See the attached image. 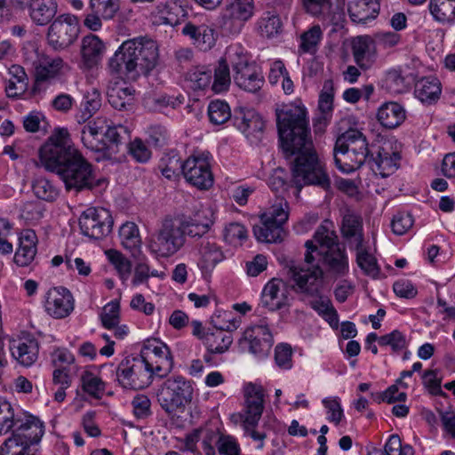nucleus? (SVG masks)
<instances>
[{"instance_id":"12","label":"nucleus","mask_w":455,"mask_h":455,"mask_svg":"<svg viewBox=\"0 0 455 455\" xmlns=\"http://www.w3.org/2000/svg\"><path fill=\"white\" fill-rule=\"evenodd\" d=\"M150 369L146 358H125L118 364L116 378L124 388L143 389L152 382L154 373Z\"/></svg>"},{"instance_id":"36","label":"nucleus","mask_w":455,"mask_h":455,"mask_svg":"<svg viewBox=\"0 0 455 455\" xmlns=\"http://www.w3.org/2000/svg\"><path fill=\"white\" fill-rule=\"evenodd\" d=\"M441 92V83L434 76L423 77L415 84L416 97L427 105L435 103L440 98Z\"/></svg>"},{"instance_id":"43","label":"nucleus","mask_w":455,"mask_h":455,"mask_svg":"<svg viewBox=\"0 0 455 455\" xmlns=\"http://www.w3.org/2000/svg\"><path fill=\"white\" fill-rule=\"evenodd\" d=\"M226 52L225 57L220 59L217 66L214 68V79L212 84V90L215 93L226 92L230 86L231 77Z\"/></svg>"},{"instance_id":"62","label":"nucleus","mask_w":455,"mask_h":455,"mask_svg":"<svg viewBox=\"0 0 455 455\" xmlns=\"http://www.w3.org/2000/svg\"><path fill=\"white\" fill-rule=\"evenodd\" d=\"M334 99V84L332 80H326L319 96L318 108L321 113L328 115L332 111Z\"/></svg>"},{"instance_id":"35","label":"nucleus","mask_w":455,"mask_h":455,"mask_svg":"<svg viewBox=\"0 0 455 455\" xmlns=\"http://www.w3.org/2000/svg\"><path fill=\"white\" fill-rule=\"evenodd\" d=\"M199 253L201 258L198 266L204 275L210 274L215 266L224 258L220 247L215 243L209 240H204L201 243Z\"/></svg>"},{"instance_id":"40","label":"nucleus","mask_w":455,"mask_h":455,"mask_svg":"<svg viewBox=\"0 0 455 455\" xmlns=\"http://www.w3.org/2000/svg\"><path fill=\"white\" fill-rule=\"evenodd\" d=\"M261 225L253 227V234L256 239L259 242L266 243H277L283 239V229L281 226L268 221L265 219H260Z\"/></svg>"},{"instance_id":"33","label":"nucleus","mask_w":455,"mask_h":455,"mask_svg":"<svg viewBox=\"0 0 455 455\" xmlns=\"http://www.w3.org/2000/svg\"><path fill=\"white\" fill-rule=\"evenodd\" d=\"M105 45L99 36L90 34L82 39L81 55L84 65L91 68L98 64L103 56Z\"/></svg>"},{"instance_id":"7","label":"nucleus","mask_w":455,"mask_h":455,"mask_svg":"<svg viewBox=\"0 0 455 455\" xmlns=\"http://www.w3.org/2000/svg\"><path fill=\"white\" fill-rule=\"evenodd\" d=\"M244 408L243 412L233 415L235 421L243 423L245 434L255 441H259V448L263 447L265 433L255 430L264 410V394L260 386L249 383L244 387Z\"/></svg>"},{"instance_id":"54","label":"nucleus","mask_w":455,"mask_h":455,"mask_svg":"<svg viewBox=\"0 0 455 455\" xmlns=\"http://www.w3.org/2000/svg\"><path fill=\"white\" fill-rule=\"evenodd\" d=\"M103 135L105 141L108 146V150L114 147L118 148L120 144L126 143L130 140V132L127 127L124 125H114L110 126L108 124V127L104 130Z\"/></svg>"},{"instance_id":"4","label":"nucleus","mask_w":455,"mask_h":455,"mask_svg":"<svg viewBox=\"0 0 455 455\" xmlns=\"http://www.w3.org/2000/svg\"><path fill=\"white\" fill-rule=\"evenodd\" d=\"M159 58L156 41L146 36L124 41L109 60L111 72L136 80L140 75L148 76L157 65Z\"/></svg>"},{"instance_id":"45","label":"nucleus","mask_w":455,"mask_h":455,"mask_svg":"<svg viewBox=\"0 0 455 455\" xmlns=\"http://www.w3.org/2000/svg\"><path fill=\"white\" fill-rule=\"evenodd\" d=\"M356 251V262L358 267L368 275L378 276L379 268L375 257L370 253L367 243L354 248Z\"/></svg>"},{"instance_id":"20","label":"nucleus","mask_w":455,"mask_h":455,"mask_svg":"<svg viewBox=\"0 0 455 455\" xmlns=\"http://www.w3.org/2000/svg\"><path fill=\"white\" fill-rule=\"evenodd\" d=\"M233 123L251 143L258 144L262 140L265 123L254 109L245 108L235 109Z\"/></svg>"},{"instance_id":"46","label":"nucleus","mask_w":455,"mask_h":455,"mask_svg":"<svg viewBox=\"0 0 455 455\" xmlns=\"http://www.w3.org/2000/svg\"><path fill=\"white\" fill-rule=\"evenodd\" d=\"M300 2L304 11L307 14L324 21L336 23L334 17L331 18L330 16L331 0H300Z\"/></svg>"},{"instance_id":"55","label":"nucleus","mask_w":455,"mask_h":455,"mask_svg":"<svg viewBox=\"0 0 455 455\" xmlns=\"http://www.w3.org/2000/svg\"><path fill=\"white\" fill-rule=\"evenodd\" d=\"M83 390L94 398L102 397L105 391V383L100 378L90 371H84L81 376Z\"/></svg>"},{"instance_id":"26","label":"nucleus","mask_w":455,"mask_h":455,"mask_svg":"<svg viewBox=\"0 0 455 455\" xmlns=\"http://www.w3.org/2000/svg\"><path fill=\"white\" fill-rule=\"evenodd\" d=\"M340 233L350 248L365 243L363 219L354 212H347L341 221Z\"/></svg>"},{"instance_id":"30","label":"nucleus","mask_w":455,"mask_h":455,"mask_svg":"<svg viewBox=\"0 0 455 455\" xmlns=\"http://www.w3.org/2000/svg\"><path fill=\"white\" fill-rule=\"evenodd\" d=\"M135 90L125 82H110L107 89L109 104L117 110H127L133 103Z\"/></svg>"},{"instance_id":"18","label":"nucleus","mask_w":455,"mask_h":455,"mask_svg":"<svg viewBox=\"0 0 455 455\" xmlns=\"http://www.w3.org/2000/svg\"><path fill=\"white\" fill-rule=\"evenodd\" d=\"M238 343L242 351L265 357L274 344V339L267 325L259 324L246 328Z\"/></svg>"},{"instance_id":"42","label":"nucleus","mask_w":455,"mask_h":455,"mask_svg":"<svg viewBox=\"0 0 455 455\" xmlns=\"http://www.w3.org/2000/svg\"><path fill=\"white\" fill-rule=\"evenodd\" d=\"M101 95L99 90L92 88L84 95V102L82 103V112L76 116L79 124H84L89 120L101 107Z\"/></svg>"},{"instance_id":"59","label":"nucleus","mask_w":455,"mask_h":455,"mask_svg":"<svg viewBox=\"0 0 455 455\" xmlns=\"http://www.w3.org/2000/svg\"><path fill=\"white\" fill-rule=\"evenodd\" d=\"M120 0H90V8L104 20H111L119 10Z\"/></svg>"},{"instance_id":"57","label":"nucleus","mask_w":455,"mask_h":455,"mask_svg":"<svg viewBox=\"0 0 455 455\" xmlns=\"http://www.w3.org/2000/svg\"><path fill=\"white\" fill-rule=\"evenodd\" d=\"M20 422L15 419L14 411L11 403L0 399V435L7 434L15 425Z\"/></svg>"},{"instance_id":"14","label":"nucleus","mask_w":455,"mask_h":455,"mask_svg":"<svg viewBox=\"0 0 455 455\" xmlns=\"http://www.w3.org/2000/svg\"><path fill=\"white\" fill-rule=\"evenodd\" d=\"M254 12V0H228L220 16L222 30L230 35H238Z\"/></svg>"},{"instance_id":"2","label":"nucleus","mask_w":455,"mask_h":455,"mask_svg":"<svg viewBox=\"0 0 455 455\" xmlns=\"http://www.w3.org/2000/svg\"><path fill=\"white\" fill-rule=\"evenodd\" d=\"M305 246L307 251L303 265L291 260L284 267L296 291L311 295L318 291L317 282L323 277V272L318 262H315L313 252H317L330 272L338 275H345L348 272L346 250L339 243L335 231L320 225L314 234L313 240L307 241Z\"/></svg>"},{"instance_id":"21","label":"nucleus","mask_w":455,"mask_h":455,"mask_svg":"<svg viewBox=\"0 0 455 455\" xmlns=\"http://www.w3.org/2000/svg\"><path fill=\"white\" fill-rule=\"evenodd\" d=\"M186 180L199 189H208L213 184V176L206 157L192 156L182 164Z\"/></svg>"},{"instance_id":"41","label":"nucleus","mask_w":455,"mask_h":455,"mask_svg":"<svg viewBox=\"0 0 455 455\" xmlns=\"http://www.w3.org/2000/svg\"><path fill=\"white\" fill-rule=\"evenodd\" d=\"M30 17L35 23L40 26L48 24L57 12L54 3H46L44 0H35L29 8Z\"/></svg>"},{"instance_id":"49","label":"nucleus","mask_w":455,"mask_h":455,"mask_svg":"<svg viewBox=\"0 0 455 455\" xmlns=\"http://www.w3.org/2000/svg\"><path fill=\"white\" fill-rule=\"evenodd\" d=\"M119 236L123 246L132 251H138L141 244V239L138 226L133 222H126L119 229Z\"/></svg>"},{"instance_id":"5","label":"nucleus","mask_w":455,"mask_h":455,"mask_svg":"<svg viewBox=\"0 0 455 455\" xmlns=\"http://www.w3.org/2000/svg\"><path fill=\"white\" fill-rule=\"evenodd\" d=\"M371 151L363 133L349 129L339 136L335 142L334 162L341 172L350 173L367 163Z\"/></svg>"},{"instance_id":"29","label":"nucleus","mask_w":455,"mask_h":455,"mask_svg":"<svg viewBox=\"0 0 455 455\" xmlns=\"http://www.w3.org/2000/svg\"><path fill=\"white\" fill-rule=\"evenodd\" d=\"M12 355L22 365L30 366L37 359L39 345L34 338L12 339L10 342Z\"/></svg>"},{"instance_id":"60","label":"nucleus","mask_w":455,"mask_h":455,"mask_svg":"<svg viewBox=\"0 0 455 455\" xmlns=\"http://www.w3.org/2000/svg\"><path fill=\"white\" fill-rule=\"evenodd\" d=\"M379 344L382 347L389 346L394 353H399L407 347L405 336L398 330L380 336Z\"/></svg>"},{"instance_id":"31","label":"nucleus","mask_w":455,"mask_h":455,"mask_svg":"<svg viewBox=\"0 0 455 455\" xmlns=\"http://www.w3.org/2000/svg\"><path fill=\"white\" fill-rule=\"evenodd\" d=\"M379 9V0H352L347 4L349 17L355 23H365L376 18Z\"/></svg>"},{"instance_id":"39","label":"nucleus","mask_w":455,"mask_h":455,"mask_svg":"<svg viewBox=\"0 0 455 455\" xmlns=\"http://www.w3.org/2000/svg\"><path fill=\"white\" fill-rule=\"evenodd\" d=\"M372 40L370 36H357L352 41V53L355 63L363 69H368L372 60L371 46Z\"/></svg>"},{"instance_id":"24","label":"nucleus","mask_w":455,"mask_h":455,"mask_svg":"<svg viewBox=\"0 0 455 455\" xmlns=\"http://www.w3.org/2000/svg\"><path fill=\"white\" fill-rule=\"evenodd\" d=\"M288 304L286 284L282 279L273 278L264 287L261 305L270 311L283 308Z\"/></svg>"},{"instance_id":"10","label":"nucleus","mask_w":455,"mask_h":455,"mask_svg":"<svg viewBox=\"0 0 455 455\" xmlns=\"http://www.w3.org/2000/svg\"><path fill=\"white\" fill-rule=\"evenodd\" d=\"M192 395L193 387L190 382L182 376L168 378L156 393L160 406L168 414L185 407L191 402Z\"/></svg>"},{"instance_id":"1","label":"nucleus","mask_w":455,"mask_h":455,"mask_svg":"<svg viewBox=\"0 0 455 455\" xmlns=\"http://www.w3.org/2000/svg\"><path fill=\"white\" fill-rule=\"evenodd\" d=\"M276 126L281 148L291 162V182L297 194L304 186L331 188V179L324 162L312 140L306 108L287 105L275 109Z\"/></svg>"},{"instance_id":"13","label":"nucleus","mask_w":455,"mask_h":455,"mask_svg":"<svg viewBox=\"0 0 455 455\" xmlns=\"http://www.w3.org/2000/svg\"><path fill=\"white\" fill-rule=\"evenodd\" d=\"M79 29V22L76 16L61 14L48 28V44L55 51L65 50L77 39Z\"/></svg>"},{"instance_id":"51","label":"nucleus","mask_w":455,"mask_h":455,"mask_svg":"<svg viewBox=\"0 0 455 455\" xmlns=\"http://www.w3.org/2000/svg\"><path fill=\"white\" fill-rule=\"evenodd\" d=\"M182 164L179 155L172 151L165 154L159 162L158 168L161 173L168 180H172L182 173Z\"/></svg>"},{"instance_id":"50","label":"nucleus","mask_w":455,"mask_h":455,"mask_svg":"<svg viewBox=\"0 0 455 455\" xmlns=\"http://www.w3.org/2000/svg\"><path fill=\"white\" fill-rule=\"evenodd\" d=\"M212 70L206 67H196L186 74V80L193 90H204L212 84Z\"/></svg>"},{"instance_id":"17","label":"nucleus","mask_w":455,"mask_h":455,"mask_svg":"<svg viewBox=\"0 0 455 455\" xmlns=\"http://www.w3.org/2000/svg\"><path fill=\"white\" fill-rule=\"evenodd\" d=\"M140 358L148 360V368L159 378L166 377L173 367V357L166 344L158 340H147Z\"/></svg>"},{"instance_id":"19","label":"nucleus","mask_w":455,"mask_h":455,"mask_svg":"<svg viewBox=\"0 0 455 455\" xmlns=\"http://www.w3.org/2000/svg\"><path fill=\"white\" fill-rule=\"evenodd\" d=\"M219 317H212L211 321L216 331H208L203 337V341L210 354L225 353L233 342L231 332L238 328L235 319H228L227 323L220 324L217 322Z\"/></svg>"},{"instance_id":"11","label":"nucleus","mask_w":455,"mask_h":455,"mask_svg":"<svg viewBox=\"0 0 455 455\" xmlns=\"http://www.w3.org/2000/svg\"><path fill=\"white\" fill-rule=\"evenodd\" d=\"M23 57L25 62L35 69L36 85L59 77L66 65L62 58L50 57L40 52L34 44L23 48Z\"/></svg>"},{"instance_id":"34","label":"nucleus","mask_w":455,"mask_h":455,"mask_svg":"<svg viewBox=\"0 0 455 455\" xmlns=\"http://www.w3.org/2000/svg\"><path fill=\"white\" fill-rule=\"evenodd\" d=\"M406 113L403 106L396 102L384 103L378 110L379 124L387 129H395L405 120Z\"/></svg>"},{"instance_id":"63","label":"nucleus","mask_w":455,"mask_h":455,"mask_svg":"<svg viewBox=\"0 0 455 455\" xmlns=\"http://www.w3.org/2000/svg\"><path fill=\"white\" fill-rule=\"evenodd\" d=\"M292 349L289 344H278L275 348V361L278 367L288 370L292 366Z\"/></svg>"},{"instance_id":"37","label":"nucleus","mask_w":455,"mask_h":455,"mask_svg":"<svg viewBox=\"0 0 455 455\" xmlns=\"http://www.w3.org/2000/svg\"><path fill=\"white\" fill-rule=\"evenodd\" d=\"M428 9L435 21L443 25L455 24V0H429Z\"/></svg>"},{"instance_id":"32","label":"nucleus","mask_w":455,"mask_h":455,"mask_svg":"<svg viewBox=\"0 0 455 455\" xmlns=\"http://www.w3.org/2000/svg\"><path fill=\"white\" fill-rule=\"evenodd\" d=\"M180 224L184 232V235H188L192 238L202 237L207 234L213 225V220L211 217H207L204 212L202 213L197 212L194 216H182L180 218Z\"/></svg>"},{"instance_id":"48","label":"nucleus","mask_w":455,"mask_h":455,"mask_svg":"<svg viewBox=\"0 0 455 455\" xmlns=\"http://www.w3.org/2000/svg\"><path fill=\"white\" fill-rule=\"evenodd\" d=\"M386 89L394 94L403 93L408 91L410 82L407 77L403 76L400 68H392L386 73L384 80Z\"/></svg>"},{"instance_id":"27","label":"nucleus","mask_w":455,"mask_h":455,"mask_svg":"<svg viewBox=\"0 0 455 455\" xmlns=\"http://www.w3.org/2000/svg\"><path fill=\"white\" fill-rule=\"evenodd\" d=\"M182 34L193 41V44L201 51L211 50L216 43L215 30L205 25L196 26L191 22H187L182 29Z\"/></svg>"},{"instance_id":"28","label":"nucleus","mask_w":455,"mask_h":455,"mask_svg":"<svg viewBox=\"0 0 455 455\" xmlns=\"http://www.w3.org/2000/svg\"><path fill=\"white\" fill-rule=\"evenodd\" d=\"M37 236L34 230L25 229L19 237V247L13 260L19 267H28L35 259L37 249Z\"/></svg>"},{"instance_id":"44","label":"nucleus","mask_w":455,"mask_h":455,"mask_svg":"<svg viewBox=\"0 0 455 455\" xmlns=\"http://www.w3.org/2000/svg\"><path fill=\"white\" fill-rule=\"evenodd\" d=\"M289 204L283 197H276L271 206L260 215V219L272 221L283 228L289 218Z\"/></svg>"},{"instance_id":"53","label":"nucleus","mask_w":455,"mask_h":455,"mask_svg":"<svg viewBox=\"0 0 455 455\" xmlns=\"http://www.w3.org/2000/svg\"><path fill=\"white\" fill-rule=\"evenodd\" d=\"M208 116L212 124H223L231 118V110L226 101L212 100L208 106Z\"/></svg>"},{"instance_id":"64","label":"nucleus","mask_w":455,"mask_h":455,"mask_svg":"<svg viewBox=\"0 0 455 455\" xmlns=\"http://www.w3.org/2000/svg\"><path fill=\"white\" fill-rule=\"evenodd\" d=\"M412 225V216L409 212H401L395 214L391 222L392 231L398 235L405 234Z\"/></svg>"},{"instance_id":"23","label":"nucleus","mask_w":455,"mask_h":455,"mask_svg":"<svg viewBox=\"0 0 455 455\" xmlns=\"http://www.w3.org/2000/svg\"><path fill=\"white\" fill-rule=\"evenodd\" d=\"M74 309V299L71 292L64 287H55L48 291L45 299V310L56 319L68 316Z\"/></svg>"},{"instance_id":"22","label":"nucleus","mask_w":455,"mask_h":455,"mask_svg":"<svg viewBox=\"0 0 455 455\" xmlns=\"http://www.w3.org/2000/svg\"><path fill=\"white\" fill-rule=\"evenodd\" d=\"M108 127V120L99 116L87 124H79L76 131L80 133V139L84 146L94 152H105L108 146L103 132Z\"/></svg>"},{"instance_id":"16","label":"nucleus","mask_w":455,"mask_h":455,"mask_svg":"<svg viewBox=\"0 0 455 455\" xmlns=\"http://www.w3.org/2000/svg\"><path fill=\"white\" fill-rule=\"evenodd\" d=\"M401 154L390 141L379 146H371L370 157L366 163L371 170L382 178L392 175L400 166Z\"/></svg>"},{"instance_id":"58","label":"nucleus","mask_w":455,"mask_h":455,"mask_svg":"<svg viewBox=\"0 0 455 455\" xmlns=\"http://www.w3.org/2000/svg\"><path fill=\"white\" fill-rule=\"evenodd\" d=\"M106 254L108 260L118 272L121 279L126 281L132 272L131 261L116 250H108L106 251Z\"/></svg>"},{"instance_id":"56","label":"nucleus","mask_w":455,"mask_h":455,"mask_svg":"<svg viewBox=\"0 0 455 455\" xmlns=\"http://www.w3.org/2000/svg\"><path fill=\"white\" fill-rule=\"evenodd\" d=\"M32 188L37 198L47 202L54 201L59 196L58 189L50 180L44 178L36 179L33 182Z\"/></svg>"},{"instance_id":"8","label":"nucleus","mask_w":455,"mask_h":455,"mask_svg":"<svg viewBox=\"0 0 455 455\" xmlns=\"http://www.w3.org/2000/svg\"><path fill=\"white\" fill-rule=\"evenodd\" d=\"M227 58L233 68L235 84L241 89L258 92L264 84V77L254 62H251L242 47L233 45L227 50Z\"/></svg>"},{"instance_id":"47","label":"nucleus","mask_w":455,"mask_h":455,"mask_svg":"<svg viewBox=\"0 0 455 455\" xmlns=\"http://www.w3.org/2000/svg\"><path fill=\"white\" fill-rule=\"evenodd\" d=\"M258 29L262 36L270 38L282 31V21L280 17L271 12L263 13L257 22Z\"/></svg>"},{"instance_id":"61","label":"nucleus","mask_w":455,"mask_h":455,"mask_svg":"<svg viewBox=\"0 0 455 455\" xmlns=\"http://www.w3.org/2000/svg\"><path fill=\"white\" fill-rule=\"evenodd\" d=\"M120 306L117 301H111L103 307L100 315L101 323L107 329L117 327L120 322Z\"/></svg>"},{"instance_id":"6","label":"nucleus","mask_w":455,"mask_h":455,"mask_svg":"<svg viewBox=\"0 0 455 455\" xmlns=\"http://www.w3.org/2000/svg\"><path fill=\"white\" fill-rule=\"evenodd\" d=\"M12 435L0 446V455H41L32 446L37 444L44 435L43 423L28 417L14 426Z\"/></svg>"},{"instance_id":"3","label":"nucleus","mask_w":455,"mask_h":455,"mask_svg":"<svg viewBox=\"0 0 455 455\" xmlns=\"http://www.w3.org/2000/svg\"><path fill=\"white\" fill-rule=\"evenodd\" d=\"M41 164L56 172L67 190L92 189L98 185L92 165L70 144L66 128H59L39 149Z\"/></svg>"},{"instance_id":"15","label":"nucleus","mask_w":455,"mask_h":455,"mask_svg":"<svg viewBox=\"0 0 455 455\" xmlns=\"http://www.w3.org/2000/svg\"><path fill=\"white\" fill-rule=\"evenodd\" d=\"M113 224L112 215L105 208L90 207L79 218L82 234L92 239H101L108 235L112 230Z\"/></svg>"},{"instance_id":"9","label":"nucleus","mask_w":455,"mask_h":455,"mask_svg":"<svg viewBox=\"0 0 455 455\" xmlns=\"http://www.w3.org/2000/svg\"><path fill=\"white\" fill-rule=\"evenodd\" d=\"M186 238L180 218L165 220L156 236L148 240L147 247L156 256L170 257L185 243Z\"/></svg>"},{"instance_id":"52","label":"nucleus","mask_w":455,"mask_h":455,"mask_svg":"<svg viewBox=\"0 0 455 455\" xmlns=\"http://www.w3.org/2000/svg\"><path fill=\"white\" fill-rule=\"evenodd\" d=\"M323 37V31L319 25L311 27L300 36L299 51L314 54Z\"/></svg>"},{"instance_id":"25","label":"nucleus","mask_w":455,"mask_h":455,"mask_svg":"<svg viewBox=\"0 0 455 455\" xmlns=\"http://www.w3.org/2000/svg\"><path fill=\"white\" fill-rule=\"evenodd\" d=\"M153 22L157 25L175 27L181 23L186 17V11L176 0L159 3L151 12Z\"/></svg>"},{"instance_id":"38","label":"nucleus","mask_w":455,"mask_h":455,"mask_svg":"<svg viewBox=\"0 0 455 455\" xmlns=\"http://www.w3.org/2000/svg\"><path fill=\"white\" fill-rule=\"evenodd\" d=\"M12 78L5 86V92L9 98H17L22 95L28 89V77L23 67L12 65L9 68Z\"/></svg>"}]
</instances>
